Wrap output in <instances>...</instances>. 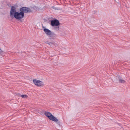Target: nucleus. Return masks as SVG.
<instances>
[{"instance_id":"f257e3e1","label":"nucleus","mask_w":130,"mask_h":130,"mask_svg":"<svg viewBox=\"0 0 130 130\" xmlns=\"http://www.w3.org/2000/svg\"><path fill=\"white\" fill-rule=\"evenodd\" d=\"M19 12L17 11L15 7L12 6L10 12V17L12 19L15 18L17 20H21L24 16V13H28V10L27 7H22L19 9Z\"/></svg>"},{"instance_id":"f03ea898","label":"nucleus","mask_w":130,"mask_h":130,"mask_svg":"<svg viewBox=\"0 0 130 130\" xmlns=\"http://www.w3.org/2000/svg\"><path fill=\"white\" fill-rule=\"evenodd\" d=\"M44 114L50 120L54 121H57V119L52 115L50 112L45 111Z\"/></svg>"},{"instance_id":"7ed1b4c3","label":"nucleus","mask_w":130,"mask_h":130,"mask_svg":"<svg viewBox=\"0 0 130 130\" xmlns=\"http://www.w3.org/2000/svg\"><path fill=\"white\" fill-rule=\"evenodd\" d=\"M50 24L51 26H56V28H58L59 27L60 23L58 20L55 19L51 20Z\"/></svg>"},{"instance_id":"20e7f679","label":"nucleus","mask_w":130,"mask_h":130,"mask_svg":"<svg viewBox=\"0 0 130 130\" xmlns=\"http://www.w3.org/2000/svg\"><path fill=\"white\" fill-rule=\"evenodd\" d=\"M42 28L43 30L47 35L51 37L52 36H53V35H54V33L52 32L49 29L46 28L45 27L43 26H42Z\"/></svg>"},{"instance_id":"39448f33","label":"nucleus","mask_w":130,"mask_h":130,"mask_svg":"<svg viewBox=\"0 0 130 130\" xmlns=\"http://www.w3.org/2000/svg\"><path fill=\"white\" fill-rule=\"evenodd\" d=\"M33 82L36 85L39 87L43 86L44 85L43 82L39 80L34 79Z\"/></svg>"},{"instance_id":"423d86ee","label":"nucleus","mask_w":130,"mask_h":130,"mask_svg":"<svg viewBox=\"0 0 130 130\" xmlns=\"http://www.w3.org/2000/svg\"><path fill=\"white\" fill-rule=\"evenodd\" d=\"M55 43H52L51 42L47 41L46 42V43L50 45L51 47H53L55 46L54 44Z\"/></svg>"},{"instance_id":"0eeeda50","label":"nucleus","mask_w":130,"mask_h":130,"mask_svg":"<svg viewBox=\"0 0 130 130\" xmlns=\"http://www.w3.org/2000/svg\"><path fill=\"white\" fill-rule=\"evenodd\" d=\"M31 8L37 11H39L40 9V8H39L35 6H34L32 7H31Z\"/></svg>"},{"instance_id":"6e6552de","label":"nucleus","mask_w":130,"mask_h":130,"mask_svg":"<svg viewBox=\"0 0 130 130\" xmlns=\"http://www.w3.org/2000/svg\"><path fill=\"white\" fill-rule=\"evenodd\" d=\"M119 81L120 83H124L125 82V81L124 80L122 79H120Z\"/></svg>"},{"instance_id":"1a4fd4ad","label":"nucleus","mask_w":130,"mask_h":130,"mask_svg":"<svg viewBox=\"0 0 130 130\" xmlns=\"http://www.w3.org/2000/svg\"><path fill=\"white\" fill-rule=\"evenodd\" d=\"M57 121H55V122H57V124L58 125V126H61V125H60V121H58L57 119Z\"/></svg>"},{"instance_id":"9d476101","label":"nucleus","mask_w":130,"mask_h":130,"mask_svg":"<svg viewBox=\"0 0 130 130\" xmlns=\"http://www.w3.org/2000/svg\"><path fill=\"white\" fill-rule=\"evenodd\" d=\"M27 10L28 11V13L31 12H32V11L28 7H27Z\"/></svg>"},{"instance_id":"9b49d317","label":"nucleus","mask_w":130,"mask_h":130,"mask_svg":"<svg viewBox=\"0 0 130 130\" xmlns=\"http://www.w3.org/2000/svg\"><path fill=\"white\" fill-rule=\"evenodd\" d=\"M21 97L23 98H26L27 96L25 94H22L21 95Z\"/></svg>"},{"instance_id":"f8f14e48","label":"nucleus","mask_w":130,"mask_h":130,"mask_svg":"<svg viewBox=\"0 0 130 130\" xmlns=\"http://www.w3.org/2000/svg\"><path fill=\"white\" fill-rule=\"evenodd\" d=\"M52 8L53 9H55V10H59V8H58H58H56V7H54V6H52Z\"/></svg>"},{"instance_id":"ddd939ff","label":"nucleus","mask_w":130,"mask_h":130,"mask_svg":"<svg viewBox=\"0 0 130 130\" xmlns=\"http://www.w3.org/2000/svg\"><path fill=\"white\" fill-rule=\"evenodd\" d=\"M5 52L3 51H2L1 48H0V54H4Z\"/></svg>"},{"instance_id":"4468645a","label":"nucleus","mask_w":130,"mask_h":130,"mask_svg":"<svg viewBox=\"0 0 130 130\" xmlns=\"http://www.w3.org/2000/svg\"><path fill=\"white\" fill-rule=\"evenodd\" d=\"M117 77L118 79H119V80H120V79H121V77L119 75H118L117 76Z\"/></svg>"},{"instance_id":"2eb2a0df","label":"nucleus","mask_w":130,"mask_h":130,"mask_svg":"<svg viewBox=\"0 0 130 130\" xmlns=\"http://www.w3.org/2000/svg\"><path fill=\"white\" fill-rule=\"evenodd\" d=\"M115 2H116L117 3H119V0H115Z\"/></svg>"},{"instance_id":"dca6fc26","label":"nucleus","mask_w":130,"mask_h":130,"mask_svg":"<svg viewBox=\"0 0 130 130\" xmlns=\"http://www.w3.org/2000/svg\"><path fill=\"white\" fill-rule=\"evenodd\" d=\"M7 5H8V6H9L10 5H11L9 4H7Z\"/></svg>"}]
</instances>
